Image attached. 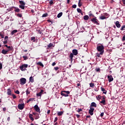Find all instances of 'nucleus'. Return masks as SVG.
<instances>
[{
	"mask_svg": "<svg viewBox=\"0 0 125 125\" xmlns=\"http://www.w3.org/2000/svg\"><path fill=\"white\" fill-rule=\"evenodd\" d=\"M97 50L99 52H100L101 55H103V54H104V46H103V45L97 46Z\"/></svg>",
	"mask_w": 125,
	"mask_h": 125,
	"instance_id": "obj_1",
	"label": "nucleus"
},
{
	"mask_svg": "<svg viewBox=\"0 0 125 125\" xmlns=\"http://www.w3.org/2000/svg\"><path fill=\"white\" fill-rule=\"evenodd\" d=\"M62 96H64V97H68L69 94H70V91H62L61 93Z\"/></svg>",
	"mask_w": 125,
	"mask_h": 125,
	"instance_id": "obj_2",
	"label": "nucleus"
},
{
	"mask_svg": "<svg viewBox=\"0 0 125 125\" xmlns=\"http://www.w3.org/2000/svg\"><path fill=\"white\" fill-rule=\"evenodd\" d=\"M91 21L94 24H96V25H100V23H99V21H98V20L96 19V17L91 19Z\"/></svg>",
	"mask_w": 125,
	"mask_h": 125,
	"instance_id": "obj_3",
	"label": "nucleus"
},
{
	"mask_svg": "<svg viewBox=\"0 0 125 125\" xmlns=\"http://www.w3.org/2000/svg\"><path fill=\"white\" fill-rule=\"evenodd\" d=\"M25 68H28V64L24 63L20 66V70H21L22 71H26L27 69Z\"/></svg>",
	"mask_w": 125,
	"mask_h": 125,
	"instance_id": "obj_4",
	"label": "nucleus"
},
{
	"mask_svg": "<svg viewBox=\"0 0 125 125\" xmlns=\"http://www.w3.org/2000/svg\"><path fill=\"white\" fill-rule=\"evenodd\" d=\"M26 82H27V80L26 79V78H21L20 79V84H21V85H24V84L26 83Z\"/></svg>",
	"mask_w": 125,
	"mask_h": 125,
	"instance_id": "obj_5",
	"label": "nucleus"
},
{
	"mask_svg": "<svg viewBox=\"0 0 125 125\" xmlns=\"http://www.w3.org/2000/svg\"><path fill=\"white\" fill-rule=\"evenodd\" d=\"M34 109L36 112H38V113H41V109H40V107H39L38 104H36L34 106Z\"/></svg>",
	"mask_w": 125,
	"mask_h": 125,
	"instance_id": "obj_6",
	"label": "nucleus"
},
{
	"mask_svg": "<svg viewBox=\"0 0 125 125\" xmlns=\"http://www.w3.org/2000/svg\"><path fill=\"white\" fill-rule=\"evenodd\" d=\"M54 46H55V44H53V43H50L47 45L46 49H49V48L54 47Z\"/></svg>",
	"mask_w": 125,
	"mask_h": 125,
	"instance_id": "obj_7",
	"label": "nucleus"
},
{
	"mask_svg": "<svg viewBox=\"0 0 125 125\" xmlns=\"http://www.w3.org/2000/svg\"><path fill=\"white\" fill-rule=\"evenodd\" d=\"M93 112H94V108L90 107V109L89 110V114L91 116H93Z\"/></svg>",
	"mask_w": 125,
	"mask_h": 125,
	"instance_id": "obj_8",
	"label": "nucleus"
},
{
	"mask_svg": "<svg viewBox=\"0 0 125 125\" xmlns=\"http://www.w3.org/2000/svg\"><path fill=\"white\" fill-rule=\"evenodd\" d=\"M18 107L20 110H23V109H24V107H25V104H19Z\"/></svg>",
	"mask_w": 125,
	"mask_h": 125,
	"instance_id": "obj_9",
	"label": "nucleus"
},
{
	"mask_svg": "<svg viewBox=\"0 0 125 125\" xmlns=\"http://www.w3.org/2000/svg\"><path fill=\"white\" fill-rule=\"evenodd\" d=\"M107 79L109 81V83H111V82H113L114 81V78L112 75H108Z\"/></svg>",
	"mask_w": 125,
	"mask_h": 125,
	"instance_id": "obj_10",
	"label": "nucleus"
},
{
	"mask_svg": "<svg viewBox=\"0 0 125 125\" xmlns=\"http://www.w3.org/2000/svg\"><path fill=\"white\" fill-rule=\"evenodd\" d=\"M102 101L100 102V103L101 104H103L104 105H105L106 104V101L105 100V97L103 96L102 97Z\"/></svg>",
	"mask_w": 125,
	"mask_h": 125,
	"instance_id": "obj_11",
	"label": "nucleus"
},
{
	"mask_svg": "<svg viewBox=\"0 0 125 125\" xmlns=\"http://www.w3.org/2000/svg\"><path fill=\"white\" fill-rule=\"evenodd\" d=\"M90 107L91 108H93L94 107L95 108H96L97 107V104L95 102H92L91 104V105H90Z\"/></svg>",
	"mask_w": 125,
	"mask_h": 125,
	"instance_id": "obj_12",
	"label": "nucleus"
},
{
	"mask_svg": "<svg viewBox=\"0 0 125 125\" xmlns=\"http://www.w3.org/2000/svg\"><path fill=\"white\" fill-rule=\"evenodd\" d=\"M115 25L116 26L117 28H121V24H120V21H116V22L115 23Z\"/></svg>",
	"mask_w": 125,
	"mask_h": 125,
	"instance_id": "obj_13",
	"label": "nucleus"
},
{
	"mask_svg": "<svg viewBox=\"0 0 125 125\" xmlns=\"http://www.w3.org/2000/svg\"><path fill=\"white\" fill-rule=\"evenodd\" d=\"M72 53H73V55H75V56L78 55V50L73 49L72 50Z\"/></svg>",
	"mask_w": 125,
	"mask_h": 125,
	"instance_id": "obj_14",
	"label": "nucleus"
},
{
	"mask_svg": "<svg viewBox=\"0 0 125 125\" xmlns=\"http://www.w3.org/2000/svg\"><path fill=\"white\" fill-rule=\"evenodd\" d=\"M101 91H103L104 94H107V91L105 90L103 87H101Z\"/></svg>",
	"mask_w": 125,
	"mask_h": 125,
	"instance_id": "obj_15",
	"label": "nucleus"
},
{
	"mask_svg": "<svg viewBox=\"0 0 125 125\" xmlns=\"http://www.w3.org/2000/svg\"><path fill=\"white\" fill-rule=\"evenodd\" d=\"M7 95H12V92H11V90L10 89V88H8L7 90Z\"/></svg>",
	"mask_w": 125,
	"mask_h": 125,
	"instance_id": "obj_16",
	"label": "nucleus"
},
{
	"mask_svg": "<svg viewBox=\"0 0 125 125\" xmlns=\"http://www.w3.org/2000/svg\"><path fill=\"white\" fill-rule=\"evenodd\" d=\"M42 93H43V90H41L39 93L37 94V96H42Z\"/></svg>",
	"mask_w": 125,
	"mask_h": 125,
	"instance_id": "obj_17",
	"label": "nucleus"
},
{
	"mask_svg": "<svg viewBox=\"0 0 125 125\" xmlns=\"http://www.w3.org/2000/svg\"><path fill=\"white\" fill-rule=\"evenodd\" d=\"M70 59L71 60V61H73V57H74V54L73 53H71L69 55V56Z\"/></svg>",
	"mask_w": 125,
	"mask_h": 125,
	"instance_id": "obj_18",
	"label": "nucleus"
},
{
	"mask_svg": "<svg viewBox=\"0 0 125 125\" xmlns=\"http://www.w3.org/2000/svg\"><path fill=\"white\" fill-rule=\"evenodd\" d=\"M88 16L89 17H91V18H93L94 17V16L92 13H91V11L89 12L88 13Z\"/></svg>",
	"mask_w": 125,
	"mask_h": 125,
	"instance_id": "obj_19",
	"label": "nucleus"
},
{
	"mask_svg": "<svg viewBox=\"0 0 125 125\" xmlns=\"http://www.w3.org/2000/svg\"><path fill=\"white\" fill-rule=\"evenodd\" d=\"M1 53L5 55V54H7V51L4 49H2L1 51Z\"/></svg>",
	"mask_w": 125,
	"mask_h": 125,
	"instance_id": "obj_20",
	"label": "nucleus"
},
{
	"mask_svg": "<svg viewBox=\"0 0 125 125\" xmlns=\"http://www.w3.org/2000/svg\"><path fill=\"white\" fill-rule=\"evenodd\" d=\"M36 64L39 65V66H41V67H43V64H42V62H37Z\"/></svg>",
	"mask_w": 125,
	"mask_h": 125,
	"instance_id": "obj_21",
	"label": "nucleus"
},
{
	"mask_svg": "<svg viewBox=\"0 0 125 125\" xmlns=\"http://www.w3.org/2000/svg\"><path fill=\"white\" fill-rule=\"evenodd\" d=\"M29 119L31 120V121H34V118L33 117V114H30L29 115Z\"/></svg>",
	"mask_w": 125,
	"mask_h": 125,
	"instance_id": "obj_22",
	"label": "nucleus"
},
{
	"mask_svg": "<svg viewBox=\"0 0 125 125\" xmlns=\"http://www.w3.org/2000/svg\"><path fill=\"white\" fill-rule=\"evenodd\" d=\"M95 57H98V58H101V56H100V55H101V54H100V53H96L95 54Z\"/></svg>",
	"mask_w": 125,
	"mask_h": 125,
	"instance_id": "obj_23",
	"label": "nucleus"
},
{
	"mask_svg": "<svg viewBox=\"0 0 125 125\" xmlns=\"http://www.w3.org/2000/svg\"><path fill=\"white\" fill-rule=\"evenodd\" d=\"M15 10H14V11L15 12H20V9L17 8V7H14Z\"/></svg>",
	"mask_w": 125,
	"mask_h": 125,
	"instance_id": "obj_24",
	"label": "nucleus"
},
{
	"mask_svg": "<svg viewBox=\"0 0 125 125\" xmlns=\"http://www.w3.org/2000/svg\"><path fill=\"white\" fill-rule=\"evenodd\" d=\"M84 20L87 21L89 19V17L88 15H85L83 17Z\"/></svg>",
	"mask_w": 125,
	"mask_h": 125,
	"instance_id": "obj_25",
	"label": "nucleus"
},
{
	"mask_svg": "<svg viewBox=\"0 0 125 125\" xmlns=\"http://www.w3.org/2000/svg\"><path fill=\"white\" fill-rule=\"evenodd\" d=\"M29 82H30V83H34V82H35L34 78H33L32 76L29 78Z\"/></svg>",
	"mask_w": 125,
	"mask_h": 125,
	"instance_id": "obj_26",
	"label": "nucleus"
},
{
	"mask_svg": "<svg viewBox=\"0 0 125 125\" xmlns=\"http://www.w3.org/2000/svg\"><path fill=\"white\" fill-rule=\"evenodd\" d=\"M62 15H63V13H62V12L59 13L57 15L58 18H60V17H61V16H62Z\"/></svg>",
	"mask_w": 125,
	"mask_h": 125,
	"instance_id": "obj_27",
	"label": "nucleus"
},
{
	"mask_svg": "<svg viewBox=\"0 0 125 125\" xmlns=\"http://www.w3.org/2000/svg\"><path fill=\"white\" fill-rule=\"evenodd\" d=\"M34 100H35V98H30L29 100H28L26 101V103H29V102L31 101H34Z\"/></svg>",
	"mask_w": 125,
	"mask_h": 125,
	"instance_id": "obj_28",
	"label": "nucleus"
},
{
	"mask_svg": "<svg viewBox=\"0 0 125 125\" xmlns=\"http://www.w3.org/2000/svg\"><path fill=\"white\" fill-rule=\"evenodd\" d=\"M19 2L21 5H25V2L24 1L19 0Z\"/></svg>",
	"mask_w": 125,
	"mask_h": 125,
	"instance_id": "obj_29",
	"label": "nucleus"
},
{
	"mask_svg": "<svg viewBox=\"0 0 125 125\" xmlns=\"http://www.w3.org/2000/svg\"><path fill=\"white\" fill-rule=\"evenodd\" d=\"M63 113H64V112L63 111L58 112L57 113L58 116H62L63 115Z\"/></svg>",
	"mask_w": 125,
	"mask_h": 125,
	"instance_id": "obj_30",
	"label": "nucleus"
},
{
	"mask_svg": "<svg viewBox=\"0 0 125 125\" xmlns=\"http://www.w3.org/2000/svg\"><path fill=\"white\" fill-rule=\"evenodd\" d=\"M17 32H18L17 30L15 29L13 30L11 34L13 36V35H14L15 33H17Z\"/></svg>",
	"mask_w": 125,
	"mask_h": 125,
	"instance_id": "obj_31",
	"label": "nucleus"
},
{
	"mask_svg": "<svg viewBox=\"0 0 125 125\" xmlns=\"http://www.w3.org/2000/svg\"><path fill=\"white\" fill-rule=\"evenodd\" d=\"M100 19H101V20H104V19H106V17L102 16L100 17Z\"/></svg>",
	"mask_w": 125,
	"mask_h": 125,
	"instance_id": "obj_32",
	"label": "nucleus"
},
{
	"mask_svg": "<svg viewBox=\"0 0 125 125\" xmlns=\"http://www.w3.org/2000/svg\"><path fill=\"white\" fill-rule=\"evenodd\" d=\"M19 7H20V8H21V9H25V5H20Z\"/></svg>",
	"mask_w": 125,
	"mask_h": 125,
	"instance_id": "obj_33",
	"label": "nucleus"
},
{
	"mask_svg": "<svg viewBox=\"0 0 125 125\" xmlns=\"http://www.w3.org/2000/svg\"><path fill=\"white\" fill-rule=\"evenodd\" d=\"M37 31L38 32V33L40 34V35H42V30H41V29H37Z\"/></svg>",
	"mask_w": 125,
	"mask_h": 125,
	"instance_id": "obj_34",
	"label": "nucleus"
},
{
	"mask_svg": "<svg viewBox=\"0 0 125 125\" xmlns=\"http://www.w3.org/2000/svg\"><path fill=\"white\" fill-rule=\"evenodd\" d=\"M96 98H97V100H98L99 101L100 100V99H101V98H102V96H101V95H99L98 97H96Z\"/></svg>",
	"mask_w": 125,
	"mask_h": 125,
	"instance_id": "obj_35",
	"label": "nucleus"
},
{
	"mask_svg": "<svg viewBox=\"0 0 125 125\" xmlns=\"http://www.w3.org/2000/svg\"><path fill=\"white\" fill-rule=\"evenodd\" d=\"M31 41H33L34 42H36V38L35 37H31Z\"/></svg>",
	"mask_w": 125,
	"mask_h": 125,
	"instance_id": "obj_36",
	"label": "nucleus"
},
{
	"mask_svg": "<svg viewBox=\"0 0 125 125\" xmlns=\"http://www.w3.org/2000/svg\"><path fill=\"white\" fill-rule=\"evenodd\" d=\"M125 25H123V26L121 27L120 30H121V31H124V30H125Z\"/></svg>",
	"mask_w": 125,
	"mask_h": 125,
	"instance_id": "obj_37",
	"label": "nucleus"
},
{
	"mask_svg": "<svg viewBox=\"0 0 125 125\" xmlns=\"http://www.w3.org/2000/svg\"><path fill=\"white\" fill-rule=\"evenodd\" d=\"M17 17H19L20 18H22V15L21 14H18L17 15Z\"/></svg>",
	"mask_w": 125,
	"mask_h": 125,
	"instance_id": "obj_38",
	"label": "nucleus"
},
{
	"mask_svg": "<svg viewBox=\"0 0 125 125\" xmlns=\"http://www.w3.org/2000/svg\"><path fill=\"white\" fill-rule=\"evenodd\" d=\"M77 12H78L79 13H82V10H81V9L80 8H77Z\"/></svg>",
	"mask_w": 125,
	"mask_h": 125,
	"instance_id": "obj_39",
	"label": "nucleus"
},
{
	"mask_svg": "<svg viewBox=\"0 0 125 125\" xmlns=\"http://www.w3.org/2000/svg\"><path fill=\"white\" fill-rule=\"evenodd\" d=\"M48 14L47 13H45V14H43L42 16V17H46L47 16Z\"/></svg>",
	"mask_w": 125,
	"mask_h": 125,
	"instance_id": "obj_40",
	"label": "nucleus"
},
{
	"mask_svg": "<svg viewBox=\"0 0 125 125\" xmlns=\"http://www.w3.org/2000/svg\"><path fill=\"white\" fill-rule=\"evenodd\" d=\"M82 5L83 4L81 3V0H79V3H78V6H79V7H81V6H82Z\"/></svg>",
	"mask_w": 125,
	"mask_h": 125,
	"instance_id": "obj_41",
	"label": "nucleus"
},
{
	"mask_svg": "<svg viewBox=\"0 0 125 125\" xmlns=\"http://www.w3.org/2000/svg\"><path fill=\"white\" fill-rule=\"evenodd\" d=\"M90 87H94V83H90Z\"/></svg>",
	"mask_w": 125,
	"mask_h": 125,
	"instance_id": "obj_42",
	"label": "nucleus"
},
{
	"mask_svg": "<svg viewBox=\"0 0 125 125\" xmlns=\"http://www.w3.org/2000/svg\"><path fill=\"white\" fill-rule=\"evenodd\" d=\"M22 58H23L24 60H27V59H28V57L23 56Z\"/></svg>",
	"mask_w": 125,
	"mask_h": 125,
	"instance_id": "obj_43",
	"label": "nucleus"
},
{
	"mask_svg": "<svg viewBox=\"0 0 125 125\" xmlns=\"http://www.w3.org/2000/svg\"><path fill=\"white\" fill-rule=\"evenodd\" d=\"M15 93H16V94H20V92H19V90H16V91H15Z\"/></svg>",
	"mask_w": 125,
	"mask_h": 125,
	"instance_id": "obj_44",
	"label": "nucleus"
},
{
	"mask_svg": "<svg viewBox=\"0 0 125 125\" xmlns=\"http://www.w3.org/2000/svg\"><path fill=\"white\" fill-rule=\"evenodd\" d=\"M0 37H1V39H3L4 38V35L1 33H0Z\"/></svg>",
	"mask_w": 125,
	"mask_h": 125,
	"instance_id": "obj_45",
	"label": "nucleus"
},
{
	"mask_svg": "<svg viewBox=\"0 0 125 125\" xmlns=\"http://www.w3.org/2000/svg\"><path fill=\"white\" fill-rule=\"evenodd\" d=\"M58 121V117H55L54 121V123H56V121Z\"/></svg>",
	"mask_w": 125,
	"mask_h": 125,
	"instance_id": "obj_46",
	"label": "nucleus"
},
{
	"mask_svg": "<svg viewBox=\"0 0 125 125\" xmlns=\"http://www.w3.org/2000/svg\"><path fill=\"white\" fill-rule=\"evenodd\" d=\"M14 7H16L13 6V7L10 8H9L10 11H12V10H13V8H14Z\"/></svg>",
	"mask_w": 125,
	"mask_h": 125,
	"instance_id": "obj_47",
	"label": "nucleus"
},
{
	"mask_svg": "<svg viewBox=\"0 0 125 125\" xmlns=\"http://www.w3.org/2000/svg\"><path fill=\"white\" fill-rule=\"evenodd\" d=\"M95 71H97V72H100V68H96L95 69Z\"/></svg>",
	"mask_w": 125,
	"mask_h": 125,
	"instance_id": "obj_48",
	"label": "nucleus"
},
{
	"mask_svg": "<svg viewBox=\"0 0 125 125\" xmlns=\"http://www.w3.org/2000/svg\"><path fill=\"white\" fill-rule=\"evenodd\" d=\"M82 111H83V109L82 108H78V110L77 111V112H78V113H80V112H82Z\"/></svg>",
	"mask_w": 125,
	"mask_h": 125,
	"instance_id": "obj_49",
	"label": "nucleus"
},
{
	"mask_svg": "<svg viewBox=\"0 0 125 125\" xmlns=\"http://www.w3.org/2000/svg\"><path fill=\"white\" fill-rule=\"evenodd\" d=\"M49 4H50V5L53 4V1L52 0H50L49 1Z\"/></svg>",
	"mask_w": 125,
	"mask_h": 125,
	"instance_id": "obj_50",
	"label": "nucleus"
},
{
	"mask_svg": "<svg viewBox=\"0 0 125 125\" xmlns=\"http://www.w3.org/2000/svg\"><path fill=\"white\" fill-rule=\"evenodd\" d=\"M72 8H76V7H77V5H76V4L73 5L72 6Z\"/></svg>",
	"mask_w": 125,
	"mask_h": 125,
	"instance_id": "obj_51",
	"label": "nucleus"
},
{
	"mask_svg": "<svg viewBox=\"0 0 125 125\" xmlns=\"http://www.w3.org/2000/svg\"><path fill=\"white\" fill-rule=\"evenodd\" d=\"M7 48H8L9 50H12V48H11V47L10 46H8Z\"/></svg>",
	"mask_w": 125,
	"mask_h": 125,
	"instance_id": "obj_52",
	"label": "nucleus"
},
{
	"mask_svg": "<svg viewBox=\"0 0 125 125\" xmlns=\"http://www.w3.org/2000/svg\"><path fill=\"white\" fill-rule=\"evenodd\" d=\"M26 94H27V95H29V94H30V91L27 90H26Z\"/></svg>",
	"mask_w": 125,
	"mask_h": 125,
	"instance_id": "obj_53",
	"label": "nucleus"
},
{
	"mask_svg": "<svg viewBox=\"0 0 125 125\" xmlns=\"http://www.w3.org/2000/svg\"><path fill=\"white\" fill-rule=\"evenodd\" d=\"M4 40L5 41H7V40H8V36H5L4 38Z\"/></svg>",
	"mask_w": 125,
	"mask_h": 125,
	"instance_id": "obj_54",
	"label": "nucleus"
},
{
	"mask_svg": "<svg viewBox=\"0 0 125 125\" xmlns=\"http://www.w3.org/2000/svg\"><path fill=\"white\" fill-rule=\"evenodd\" d=\"M2 69V64L1 63H0V70H1Z\"/></svg>",
	"mask_w": 125,
	"mask_h": 125,
	"instance_id": "obj_55",
	"label": "nucleus"
},
{
	"mask_svg": "<svg viewBox=\"0 0 125 125\" xmlns=\"http://www.w3.org/2000/svg\"><path fill=\"white\" fill-rule=\"evenodd\" d=\"M12 95L13 99H15V98H16V96H15V95L12 94Z\"/></svg>",
	"mask_w": 125,
	"mask_h": 125,
	"instance_id": "obj_56",
	"label": "nucleus"
},
{
	"mask_svg": "<svg viewBox=\"0 0 125 125\" xmlns=\"http://www.w3.org/2000/svg\"><path fill=\"white\" fill-rule=\"evenodd\" d=\"M104 116V112L101 113V114H100V116H101V117H103Z\"/></svg>",
	"mask_w": 125,
	"mask_h": 125,
	"instance_id": "obj_57",
	"label": "nucleus"
},
{
	"mask_svg": "<svg viewBox=\"0 0 125 125\" xmlns=\"http://www.w3.org/2000/svg\"><path fill=\"white\" fill-rule=\"evenodd\" d=\"M59 69V67H54V70H55V71H57V70H58Z\"/></svg>",
	"mask_w": 125,
	"mask_h": 125,
	"instance_id": "obj_58",
	"label": "nucleus"
},
{
	"mask_svg": "<svg viewBox=\"0 0 125 125\" xmlns=\"http://www.w3.org/2000/svg\"><path fill=\"white\" fill-rule=\"evenodd\" d=\"M4 44H6L7 43V40H5V41L3 42Z\"/></svg>",
	"mask_w": 125,
	"mask_h": 125,
	"instance_id": "obj_59",
	"label": "nucleus"
},
{
	"mask_svg": "<svg viewBox=\"0 0 125 125\" xmlns=\"http://www.w3.org/2000/svg\"><path fill=\"white\" fill-rule=\"evenodd\" d=\"M122 41H125V35L123 37Z\"/></svg>",
	"mask_w": 125,
	"mask_h": 125,
	"instance_id": "obj_60",
	"label": "nucleus"
},
{
	"mask_svg": "<svg viewBox=\"0 0 125 125\" xmlns=\"http://www.w3.org/2000/svg\"><path fill=\"white\" fill-rule=\"evenodd\" d=\"M55 65H56V63L55 62H53L52 64V66H55Z\"/></svg>",
	"mask_w": 125,
	"mask_h": 125,
	"instance_id": "obj_61",
	"label": "nucleus"
},
{
	"mask_svg": "<svg viewBox=\"0 0 125 125\" xmlns=\"http://www.w3.org/2000/svg\"><path fill=\"white\" fill-rule=\"evenodd\" d=\"M122 2H123V4H124L125 6V0H122Z\"/></svg>",
	"mask_w": 125,
	"mask_h": 125,
	"instance_id": "obj_62",
	"label": "nucleus"
},
{
	"mask_svg": "<svg viewBox=\"0 0 125 125\" xmlns=\"http://www.w3.org/2000/svg\"><path fill=\"white\" fill-rule=\"evenodd\" d=\"M76 117H77V118H80V117H81V116L79 114H76Z\"/></svg>",
	"mask_w": 125,
	"mask_h": 125,
	"instance_id": "obj_63",
	"label": "nucleus"
},
{
	"mask_svg": "<svg viewBox=\"0 0 125 125\" xmlns=\"http://www.w3.org/2000/svg\"><path fill=\"white\" fill-rule=\"evenodd\" d=\"M77 86H81V83H78L77 84Z\"/></svg>",
	"mask_w": 125,
	"mask_h": 125,
	"instance_id": "obj_64",
	"label": "nucleus"
}]
</instances>
